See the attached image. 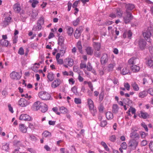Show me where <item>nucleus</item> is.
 Instances as JSON below:
<instances>
[{
	"label": "nucleus",
	"instance_id": "1",
	"mask_svg": "<svg viewBox=\"0 0 153 153\" xmlns=\"http://www.w3.org/2000/svg\"><path fill=\"white\" fill-rule=\"evenodd\" d=\"M138 144V141L135 138H132L129 141L128 143V147L133 150L136 149Z\"/></svg>",
	"mask_w": 153,
	"mask_h": 153
},
{
	"label": "nucleus",
	"instance_id": "2",
	"mask_svg": "<svg viewBox=\"0 0 153 153\" xmlns=\"http://www.w3.org/2000/svg\"><path fill=\"white\" fill-rule=\"evenodd\" d=\"M123 21L126 24H127L130 22L131 21L133 18L131 13L125 12L124 16H123Z\"/></svg>",
	"mask_w": 153,
	"mask_h": 153
},
{
	"label": "nucleus",
	"instance_id": "3",
	"mask_svg": "<svg viewBox=\"0 0 153 153\" xmlns=\"http://www.w3.org/2000/svg\"><path fill=\"white\" fill-rule=\"evenodd\" d=\"M21 76V74L15 71L12 72L10 74L11 78L13 79H19Z\"/></svg>",
	"mask_w": 153,
	"mask_h": 153
},
{
	"label": "nucleus",
	"instance_id": "4",
	"mask_svg": "<svg viewBox=\"0 0 153 153\" xmlns=\"http://www.w3.org/2000/svg\"><path fill=\"white\" fill-rule=\"evenodd\" d=\"M64 63L65 64L64 66L66 68H68V65L71 67L74 64L73 59L70 58H67L65 59Z\"/></svg>",
	"mask_w": 153,
	"mask_h": 153
},
{
	"label": "nucleus",
	"instance_id": "5",
	"mask_svg": "<svg viewBox=\"0 0 153 153\" xmlns=\"http://www.w3.org/2000/svg\"><path fill=\"white\" fill-rule=\"evenodd\" d=\"M18 102L19 105L22 107H26L30 103L29 102L23 98L20 99Z\"/></svg>",
	"mask_w": 153,
	"mask_h": 153
},
{
	"label": "nucleus",
	"instance_id": "6",
	"mask_svg": "<svg viewBox=\"0 0 153 153\" xmlns=\"http://www.w3.org/2000/svg\"><path fill=\"white\" fill-rule=\"evenodd\" d=\"M42 104L39 101L35 102L32 106V109L34 111H38L40 109Z\"/></svg>",
	"mask_w": 153,
	"mask_h": 153
},
{
	"label": "nucleus",
	"instance_id": "7",
	"mask_svg": "<svg viewBox=\"0 0 153 153\" xmlns=\"http://www.w3.org/2000/svg\"><path fill=\"white\" fill-rule=\"evenodd\" d=\"M48 93L45 91H42L39 94V97L42 100H48Z\"/></svg>",
	"mask_w": 153,
	"mask_h": 153
},
{
	"label": "nucleus",
	"instance_id": "8",
	"mask_svg": "<svg viewBox=\"0 0 153 153\" xmlns=\"http://www.w3.org/2000/svg\"><path fill=\"white\" fill-rule=\"evenodd\" d=\"M125 7L126 8L125 12L131 13L130 11L134 9L135 7V6L133 4L129 3L126 4Z\"/></svg>",
	"mask_w": 153,
	"mask_h": 153
},
{
	"label": "nucleus",
	"instance_id": "9",
	"mask_svg": "<svg viewBox=\"0 0 153 153\" xmlns=\"http://www.w3.org/2000/svg\"><path fill=\"white\" fill-rule=\"evenodd\" d=\"M19 119L26 121H30L31 120V117L27 114H22L19 117Z\"/></svg>",
	"mask_w": 153,
	"mask_h": 153
},
{
	"label": "nucleus",
	"instance_id": "10",
	"mask_svg": "<svg viewBox=\"0 0 153 153\" xmlns=\"http://www.w3.org/2000/svg\"><path fill=\"white\" fill-rule=\"evenodd\" d=\"M151 31L148 30V31L145 32L143 33L144 38L148 42H151L150 38L151 35Z\"/></svg>",
	"mask_w": 153,
	"mask_h": 153
},
{
	"label": "nucleus",
	"instance_id": "11",
	"mask_svg": "<svg viewBox=\"0 0 153 153\" xmlns=\"http://www.w3.org/2000/svg\"><path fill=\"white\" fill-rule=\"evenodd\" d=\"M146 65L150 67H153V58L150 57H147L146 58Z\"/></svg>",
	"mask_w": 153,
	"mask_h": 153
},
{
	"label": "nucleus",
	"instance_id": "12",
	"mask_svg": "<svg viewBox=\"0 0 153 153\" xmlns=\"http://www.w3.org/2000/svg\"><path fill=\"white\" fill-rule=\"evenodd\" d=\"M139 46L141 49L143 50L144 49L146 45V42L143 39L140 40L139 42Z\"/></svg>",
	"mask_w": 153,
	"mask_h": 153
},
{
	"label": "nucleus",
	"instance_id": "13",
	"mask_svg": "<svg viewBox=\"0 0 153 153\" xmlns=\"http://www.w3.org/2000/svg\"><path fill=\"white\" fill-rule=\"evenodd\" d=\"M139 59L134 57H132L128 60V63L130 65H134L137 63V62L138 61Z\"/></svg>",
	"mask_w": 153,
	"mask_h": 153
},
{
	"label": "nucleus",
	"instance_id": "14",
	"mask_svg": "<svg viewBox=\"0 0 153 153\" xmlns=\"http://www.w3.org/2000/svg\"><path fill=\"white\" fill-rule=\"evenodd\" d=\"M60 84V80L59 79H57L52 82L51 87L53 88H55L58 86Z\"/></svg>",
	"mask_w": 153,
	"mask_h": 153
},
{
	"label": "nucleus",
	"instance_id": "15",
	"mask_svg": "<svg viewBox=\"0 0 153 153\" xmlns=\"http://www.w3.org/2000/svg\"><path fill=\"white\" fill-rule=\"evenodd\" d=\"M108 60V55L104 54L101 58V62L102 64H105L107 63Z\"/></svg>",
	"mask_w": 153,
	"mask_h": 153
},
{
	"label": "nucleus",
	"instance_id": "16",
	"mask_svg": "<svg viewBox=\"0 0 153 153\" xmlns=\"http://www.w3.org/2000/svg\"><path fill=\"white\" fill-rule=\"evenodd\" d=\"M87 54L92 55L94 53V49L91 47H87L85 49Z\"/></svg>",
	"mask_w": 153,
	"mask_h": 153
},
{
	"label": "nucleus",
	"instance_id": "17",
	"mask_svg": "<svg viewBox=\"0 0 153 153\" xmlns=\"http://www.w3.org/2000/svg\"><path fill=\"white\" fill-rule=\"evenodd\" d=\"M66 32L68 35L71 36L72 35L74 31V29L72 27L68 26L66 27Z\"/></svg>",
	"mask_w": 153,
	"mask_h": 153
},
{
	"label": "nucleus",
	"instance_id": "18",
	"mask_svg": "<svg viewBox=\"0 0 153 153\" xmlns=\"http://www.w3.org/2000/svg\"><path fill=\"white\" fill-rule=\"evenodd\" d=\"M40 110L41 112L43 113L45 112L48 110L47 105L44 103H42Z\"/></svg>",
	"mask_w": 153,
	"mask_h": 153
},
{
	"label": "nucleus",
	"instance_id": "19",
	"mask_svg": "<svg viewBox=\"0 0 153 153\" xmlns=\"http://www.w3.org/2000/svg\"><path fill=\"white\" fill-rule=\"evenodd\" d=\"M13 8L14 10L17 13L19 12L21 10L20 5L18 3L15 4L13 6Z\"/></svg>",
	"mask_w": 153,
	"mask_h": 153
},
{
	"label": "nucleus",
	"instance_id": "20",
	"mask_svg": "<svg viewBox=\"0 0 153 153\" xmlns=\"http://www.w3.org/2000/svg\"><path fill=\"white\" fill-rule=\"evenodd\" d=\"M19 131L22 133H26L27 131V128L24 124H20L19 126Z\"/></svg>",
	"mask_w": 153,
	"mask_h": 153
},
{
	"label": "nucleus",
	"instance_id": "21",
	"mask_svg": "<svg viewBox=\"0 0 153 153\" xmlns=\"http://www.w3.org/2000/svg\"><path fill=\"white\" fill-rule=\"evenodd\" d=\"M131 71L134 72H137L140 69V67L136 65H133L130 66Z\"/></svg>",
	"mask_w": 153,
	"mask_h": 153
},
{
	"label": "nucleus",
	"instance_id": "22",
	"mask_svg": "<svg viewBox=\"0 0 153 153\" xmlns=\"http://www.w3.org/2000/svg\"><path fill=\"white\" fill-rule=\"evenodd\" d=\"M93 46L94 50H100L101 44L99 42H94Z\"/></svg>",
	"mask_w": 153,
	"mask_h": 153
},
{
	"label": "nucleus",
	"instance_id": "23",
	"mask_svg": "<svg viewBox=\"0 0 153 153\" xmlns=\"http://www.w3.org/2000/svg\"><path fill=\"white\" fill-rule=\"evenodd\" d=\"M60 46V51L62 55H63L65 53L66 49V47L65 45H59Z\"/></svg>",
	"mask_w": 153,
	"mask_h": 153
},
{
	"label": "nucleus",
	"instance_id": "24",
	"mask_svg": "<svg viewBox=\"0 0 153 153\" xmlns=\"http://www.w3.org/2000/svg\"><path fill=\"white\" fill-rule=\"evenodd\" d=\"M121 73L123 75H125L128 74H130L129 70V69L127 67L123 68L121 71Z\"/></svg>",
	"mask_w": 153,
	"mask_h": 153
},
{
	"label": "nucleus",
	"instance_id": "25",
	"mask_svg": "<svg viewBox=\"0 0 153 153\" xmlns=\"http://www.w3.org/2000/svg\"><path fill=\"white\" fill-rule=\"evenodd\" d=\"M76 47L78 48L79 52L81 53H82V46L81 44V42L80 41H79L77 42L76 44Z\"/></svg>",
	"mask_w": 153,
	"mask_h": 153
},
{
	"label": "nucleus",
	"instance_id": "26",
	"mask_svg": "<svg viewBox=\"0 0 153 153\" xmlns=\"http://www.w3.org/2000/svg\"><path fill=\"white\" fill-rule=\"evenodd\" d=\"M148 92L146 91H143L139 93L138 96L140 98H144L148 94Z\"/></svg>",
	"mask_w": 153,
	"mask_h": 153
},
{
	"label": "nucleus",
	"instance_id": "27",
	"mask_svg": "<svg viewBox=\"0 0 153 153\" xmlns=\"http://www.w3.org/2000/svg\"><path fill=\"white\" fill-rule=\"evenodd\" d=\"M106 117L108 120H111L113 118V115L111 112H107L106 114Z\"/></svg>",
	"mask_w": 153,
	"mask_h": 153
},
{
	"label": "nucleus",
	"instance_id": "28",
	"mask_svg": "<svg viewBox=\"0 0 153 153\" xmlns=\"http://www.w3.org/2000/svg\"><path fill=\"white\" fill-rule=\"evenodd\" d=\"M9 42L7 40L1 39L0 41V44L2 46L7 47L8 45Z\"/></svg>",
	"mask_w": 153,
	"mask_h": 153
},
{
	"label": "nucleus",
	"instance_id": "29",
	"mask_svg": "<svg viewBox=\"0 0 153 153\" xmlns=\"http://www.w3.org/2000/svg\"><path fill=\"white\" fill-rule=\"evenodd\" d=\"M64 38L62 36H60L59 37L58 40V44L59 45H65L64 43Z\"/></svg>",
	"mask_w": 153,
	"mask_h": 153
},
{
	"label": "nucleus",
	"instance_id": "30",
	"mask_svg": "<svg viewBox=\"0 0 153 153\" xmlns=\"http://www.w3.org/2000/svg\"><path fill=\"white\" fill-rule=\"evenodd\" d=\"M131 86L133 88L134 91H138L139 89L138 85L135 82H132L131 84Z\"/></svg>",
	"mask_w": 153,
	"mask_h": 153
},
{
	"label": "nucleus",
	"instance_id": "31",
	"mask_svg": "<svg viewBox=\"0 0 153 153\" xmlns=\"http://www.w3.org/2000/svg\"><path fill=\"white\" fill-rule=\"evenodd\" d=\"M119 108L117 104H114L112 106V111L115 114L117 113L118 111Z\"/></svg>",
	"mask_w": 153,
	"mask_h": 153
},
{
	"label": "nucleus",
	"instance_id": "32",
	"mask_svg": "<svg viewBox=\"0 0 153 153\" xmlns=\"http://www.w3.org/2000/svg\"><path fill=\"white\" fill-rule=\"evenodd\" d=\"M149 116L148 114L146 112H143L141 111L140 113L139 114V116L140 117H142L144 119H146Z\"/></svg>",
	"mask_w": 153,
	"mask_h": 153
},
{
	"label": "nucleus",
	"instance_id": "33",
	"mask_svg": "<svg viewBox=\"0 0 153 153\" xmlns=\"http://www.w3.org/2000/svg\"><path fill=\"white\" fill-rule=\"evenodd\" d=\"M116 13L118 17L120 18L122 17L123 12L120 9L118 8L117 9Z\"/></svg>",
	"mask_w": 153,
	"mask_h": 153
},
{
	"label": "nucleus",
	"instance_id": "34",
	"mask_svg": "<svg viewBox=\"0 0 153 153\" xmlns=\"http://www.w3.org/2000/svg\"><path fill=\"white\" fill-rule=\"evenodd\" d=\"M87 102L89 105V108H92L94 107L93 101L90 98L87 99Z\"/></svg>",
	"mask_w": 153,
	"mask_h": 153
},
{
	"label": "nucleus",
	"instance_id": "35",
	"mask_svg": "<svg viewBox=\"0 0 153 153\" xmlns=\"http://www.w3.org/2000/svg\"><path fill=\"white\" fill-rule=\"evenodd\" d=\"M89 109L90 110V111L91 113V114H92L93 116H95L96 114L97 113V110L96 108H94V107H93L92 108H90Z\"/></svg>",
	"mask_w": 153,
	"mask_h": 153
},
{
	"label": "nucleus",
	"instance_id": "36",
	"mask_svg": "<svg viewBox=\"0 0 153 153\" xmlns=\"http://www.w3.org/2000/svg\"><path fill=\"white\" fill-rule=\"evenodd\" d=\"M30 3H32L31 6L33 8L35 7L39 3V1L36 0H30L29 1Z\"/></svg>",
	"mask_w": 153,
	"mask_h": 153
},
{
	"label": "nucleus",
	"instance_id": "37",
	"mask_svg": "<svg viewBox=\"0 0 153 153\" xmlns=\"http://www.w3.org/2000/svg\"><path fill=\"white\" fill-rule=\"evenodd\" d=\"M80 19L79 17L77 18L76 20H74L73 22V25L74 26H76L79 23Z\"/></svg>",
	"mask_w": 153,
	"mask_h": 153
},
{
	"label": "nucleus",
	"instance_id": "38",
	"mask_svg": "<svg viewBox=\"0 0 153 153\" xmlns=\"http://www.w3.org/2000/svg\"><path fill=\"white\" fill-rule=\"evenodd\" d=\"M60 111L61 113L63 114H66L68 112L67 109L63 106H62L59 108Z\"/></svg>",
	"mask_w": 153,
	"mask_h": 153
},
{
	"label": "nucleus",
	"instance_id": "39",
	"mask_svg": "<svg viewBox=\"0 0 153 153\" xmlns=\"http://www.w3.org/2000/svg\"><path fill=\"white\" fill-rule=\"evenodd\" d=\"M101 145L104 148L106 151H109L110 150L109 149L105 142L103 141L102 142H101Z\"/></svg>",
	"mask_w": 153,
	"mask_h": 153
},
{
	"label": "nucleus",
	"instance_id": "40",
	"mask_svg": "<svg viewBox=\"0 0 153 153\" xmlns=\"http://www.w3.org/2000/svg\"><path fill=\"white\" fill-rule=\"evenodd\" d=\"M41 25L37 24V25L34 26L33 29V30L35 31H39L41 29Z\"/></svg>",
	"mask_w": 153,
	"mask_h": 153
},
{
	"label": "nucleus",
	"instance_id": "41",
	"mask_svg": "<svg viewBox=\"0 0 153 153\" xmlns=\"http://www.w3.org/2000/svg\"><path fill=\"white\" fill-rule=\"evenodd\" d=\"M101 54L100 50H94V55L97 57H100Z\"/></svg>",
	"mask_w": 153,
	"mask_h": 153
},
{
	"label": "nucleus",
	"instance_id": "42",
	"mask_svg": "<svg viewBox=\"0 0 153 153\" xmlns=\"http://www.w3.org/2000/svg\"><path fill=\"white\" fill-rule=\"evenodd\" d=\"M11 19V18L10 17H8L5 18V20L4 22L5 26L7 25H8V23L10 22V21Z\"/></svg>",
	"mask_w": 153,
	"mask_h": 153
},
{
	"label": "nucleus",
	"instance_id": "43",
	"mask_svg": "<svg viewBox=\"0 0 153 153\" xmlns=\"http://www.w3.org/2000/svg\"><path fill=\"white\" fill-rule=\"evenodd\" d=\"M130 136L132 138H139V135L136 132L131 133Z\"/></svg>",
	"mask_w": 153,
	"mask_h": 153
},
{
	"label": "nucleus",
	"instance_id": "44",
	"mask_svg": "<svg viewBox=\"0 0 153 153\" xmlns=\"http://www.w3.org/2000/svg\"><path fill=\"white\" fill-rule=\"evenodd\" d=\"M81 34L77 30H76L74 34V36L76 39H78L80 37Z\"/></svg>",
	"mask_w": 153,
	"mask_h": 153
},
{
	"label": "nucleus",
	"instance_id": "45",
	"mask_svg": "<svg viewBox=\"0 0 153 153\" xmlns=\"http://www.w3.org/2000/svg\"><path fill=\"white\" fill-rule=\"evenodd\" d=\"M2 149L6 151H7L9 150V144L7 143H6L5 144L3 145L2 146Z\"/></svg>",
	"mask_w": 153,
	"mask_h": 153
},
{
	"label": "nucleus",
	"instance_id": "46",
	"mask_svg": "<svg viewBox=\"0 0 153 153\" xmlns=\"http://www.w3.org/2000/svg\"><path fill=\"white\" fill-rule=\"evenodd\" d=\"M54 78L53 74L52 73H48V79L51 81H52Z\"/></svg>",
	"mask_w": 153,
	"mask_h": 153
},
{
	"label": "nucleus",
	"instance_id": "47",
	"mask_svg": "<svg viewBox=\"0 0 153 153\" xmlns=\"http://www.w3.org/2000/svg\"><path fill=\"white\" fill-rule=\"evenodd\" d=\"M44 19L42 17H41L40 19L38 21L37 24L42 26L44 23Z\"/></svg>",
	"mask_w": 153,
	"mask_h": 153
},
{
	"label": "nucleus",
	"instance_id": "48",
	"mask_svg": "<svg viewBox=\"0 0 153 153\" xmlns=\"http://www.w3.org/2000/svg\"><path fill=\"white\" fill-rule=\"evenodd\" d=\"M86 68L87 70L88 71H90L92 70V67L91 65V63L90 62H88V63Z\"/></svg>",
	"mask_w": 153,
	"mask_h": 153
},
{
	"label": "nucleus",
	"instance_id": "49",
	"mask_svg": "<svg viewBox=\"0 0 153 153\" xmlns=\"http://www.w3.org/2000/svg\"><path fill=\"white\" fill-rule=\"evenodd\" d=\"M86 67V63L83 62H82L80 64V68L81 69L85 68Z\"/></svg>",
	"mask_w": 153,
	"mask_h": 153
},
{
	"label": "nucleus",
	"instance_id": "50",
	"mask_svg": "<svg viewBox=\"0 0 153 153\" xmlns=\"http://www.w3.org/2000/svg\"><path fill=\"white\" fill-rule=\"evenodd\" d=\"M115 63L110 64L108 65V68L109 71H112L113 70L114 67L115 66Z\"/></svg>",
	"mask_w": 153,
	"mask_h": 153
},
{
	"label": "nucleus",
	"instance_id": "51",
	"mask_svg": "<svg viewBox=\"0 0 153 153\" xmlns=\"http://www.w3.org/2000/svg\"><path fill=\"white\" fill-rule=\"evenodd\" d=\"M71 90L73 93L76 95H77L78 94V93L77 91V88L75 86H74L72 88Z\"/></svg>",
	"mask_w": 153,
	"mask_h": 153
},
{
	"label": "nucleus",
	"instance_id": "52",
	"mask_svg": "<svg viewBox=\"0 0 153 153\" xmlns=\"http://www.w3.org/2000/svg\"><path fill=\"white\" fill-rule=\"evenodd\" d=\"M109 140L112 142H114L116 140V136L114 135H112L109 137Z\"/></svg>",
	"mask_w": 153,
	"mask_h": 153
},
{
	"label": "nucleus",
	"instance_id": "53",
	"mask_svg": "<svg viewBox=\"0 0 153 153\" xmlns=\"http://www.w3.org/2000/svg\"><path fill=\"white\" fill-rule=\"evenodd\" d=\"M124 87L127 91H129L130 89V85L128 82L124 83Z\"/></svg>",
	"mask_w": 153,
	"mask_h": 153
},
{
	"label": "nucleus",
	"instance_id": "54",
	"mask_svg": "<svg viewBox=\"0 0 153 153\" xmlns=\"http://www.w3.org/2000/svg\"><path fill=\"white\" fill-rule=\"evenodd\" d=\"M120 146L121 147V148H122L123 149H126L127 148V145L126 143V142H124L122 143L121 145Z\"/></svg>",
	"mask_w": 153,
	"mask_h": 153
},
{
	"label": "nucleus",
	"instance_id": "55",
	"mask_svg": "<svg viewBox=\"0 0 153 153\" xmlns=\"http://www.w3.org/2000/svg\"><path fill=\"white\" fill-rule=\"evenodd\" d=\"M74 102L76 104H80L81 103V100L79 98H75Z\"/></svg>",
	"mask_w": 153,
	"mask_h": 153
},
{
	"label": "nucleus",
	"instance_id": "56",
	"mask_svg": "<svg viewBox=\"0 0 153 153\" xmlns=\"http://www.w3.org/2000/svg\"><path fill=\"white\" fill-rule=\"evenodd\" d=\"M18 53L22 55L24 54V51L22 47H21L19 48L18 51Z\"/></svg>",
	"mask_w": 153,
	"mask_h": 153
},
{
	"label": "nucleus",
	"instance_id": "57",
	"mask_svg": "<svg viewBox=\"0 0 153 153\" xmlns=\"http://www.w3.org/2000/svg\"><path fill=\"white\" fill-rule=\"evenodd\" d=\"M147 92H148V93H149L151 95L153 96V88H149Z\"/></svg>",
	"mask_w": 153,
	"mask_h": 153
},
{
	"label": "nucleus",
	"instance_id": "58",
	"mask_svg": "<svg viewBox=\"0 0 153 153\" xmlns=\"http://www.w3.org/2000/svg\"><path fill=\"white\" fill-rule=\"evenodd\" d=\"M113 22L111 21H106L104 23V25H108L112 24Z\"/></svg>",
	"mask_w": 153,
	"mask_h": 153
},
{
	"label": "nucleus",
	"instance_id": "59",
	"mask_svg": "<svg viewBox=\"0 0 153 153\" xmlns=\"http://www.w3.org/2000/svg\"><path fill=\"white\" fill-rule=\"evenodd\" d=\"M53 111L55 112L56 114L58 115H60V113L59 112H58V109L56 107H54L52 109Z\"/></svg>",
	"mask_w": 153,
	"mask_h": 153
},
{
	"label": "nucleus",
	"instance_id": "60",
	"mask_svg": "<svg viewBox=\"0 0 153 153\" xmlns=\"http://www.w3.org/2000/svg\"><path fill=\"white\" fill-rule=\"evenodd\" d=\"M141 125L144 128L145 130L146 131H148V128L147 126H146V125L145 124V123H144L142 122L141 123Z\"/></svg>",
	"mask_w": 153,
	"mask_h": 153
},
{
	"label": "nucleus",
	"instance_id": "61",
	"mask_svg": "<svg viewBox=\"0 0 153 153\" xmlns=\"http://www.w3.org/2000/svg\"><path fill=\"white\" fill-rule=\"evenodd\" d=\"M147 133H145V132L141 131L140 132V135L142 138H144L147 135Z\"/></svg>",
	"mask_w": 153,
	"mask_h": 153
},
{
	"label": "nucleus",
	"instance_id": "62",
	"mask_svg": "<svg viewBox=\"0 0 153 153\" xmlns=\"http://www.w3.org/2000/svg\"><path fill=\"white\" fill-rule=\"evenodd\" d=\"M42 136L43 138H46L48 136V131H45L42 134Z\"/></svg>",
	"mask_w": 153,
	"mask_h": 153
},
{
	"label": "nucleus",
	"instance_id": "63",
	"mask_svg": "<svg viewBox=\"0 0 153 153\" xmlns=\"http://www.w3.org/2000/svg\"><path fill=\"white\" fill-rule=\"evenodd\" d=\"M107 124V121L105 120H104L102 121H101V123H100V126L102 127H104Z\"/></svg>",
	"mask_w": 153,
	"mask_h": 153
},
{
	"label": "nucleus",
	"instance_id": "64",
	"mask_svg": "<svg viewBox=\"0 0 153 153\" xmlns=\"http://www.w3.org/2000/svg\"><path fill=\"white\" fill-rule=\"evenodd\" d=\"M149 147L152 151L153 152V141H151L149 144Z\"/></svg>",
	"mask_w": 153,
	"mask_h": 153
}]
</instances>
